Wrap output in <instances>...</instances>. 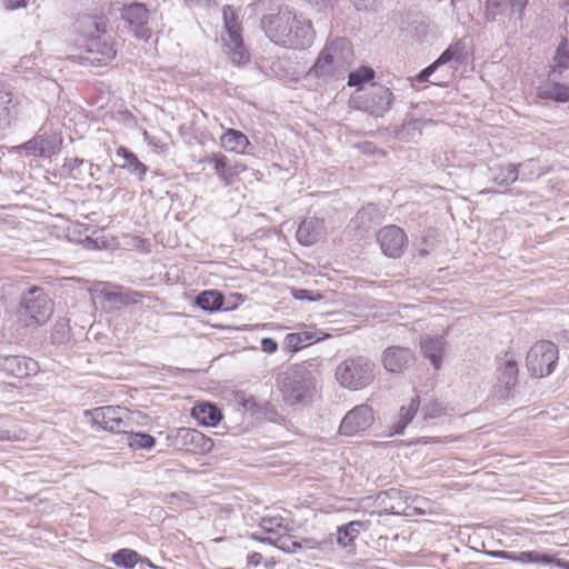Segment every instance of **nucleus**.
<instances>
[{
	"instance_id": "nucleus-19",
	"label": "nucleus",
	"mask_w": 569,
	"mask_h": 569,
	"mask_svg": "<svg viewBox=\"0 0 569 569\" xmlns=\"http://www.w3.org/2000/svg\"><path fill=\"white\" fill-rule=\"evenodd\" d=\"M325 232V220L310 217L300 222L296 231V238L302 246H312L323 237Z\"/></svg>"
},
{
	"instance_id": "nucleus-15",
	"label": "nucleus",
	"mask_w": 569,
	"mask_h": 569,
	"mask_svg": "<svg viewBox=\"0 0 569 569\" xmlns=\"http://www.w3.org/2000/svg\"><path fill=\"white\" fill-rule=\"evenodd\" d=\"M497 393L500 399H507L511 396L518 380V363L512 356L506 353L499 361Z\"/></svg>"
},
{
	"instance_id": "nucleus-62",
	"label": "nucleus",
	"mask_w": 569,
	"mask_h": 569,
	"mask_svg": "<svg viewBox=\"0 0 569 569\" xmlns=\"http://www.w3.org/2000/svg\"><path fill=\"white\" fill-rule=\"evenodd\" d=\"M94 173H96V170H92V171L90 172V176H91V177H94Z\"/></svg>"
},
{
	"instance_id": "nucleus-11",
	"label": "nucleus",
	"mask_w": 569,
	"mask_h": 569,
	"mask_svg": "<svg viewBox=\"0 0 569 569\" xmlns=\"http://www.w3.org/2000/svg\"><path fill=\"white\" fill-rule=\"evenodd\" d=\"M395 96L385 86L373 83L370 90L359 98V108L375 117H382L391 109Z\"/></svg>"
},
{
	"instance_id": "nucleus-37",
	"label": "nucleus",
	"mask_w": 569,
	"mask_h": 569,
	"mask_svg": "<svg viewBox=\"0 0 569 569\" xmlns=\"http://www.w3.org/2000/svg\"><path fill=\"white\" fill-rule=\"evenodd\" d=\"M465 56V44L457 41L450 44L435 61L436 66L440 67L451 61L460 62Z\"/></svg>"
},
{
	"instance_id": "nucleus-59",
	"label": "nucleus",
	"mask_w": 569,
	"mask_h": 569,
	"mask_svg": "<svg viewBox=\"0 0 569 569\" xmlns=\"http://www.w3.org/2000/svg\"><path fill=\"white\" fill-rule=\"evenodd\" d=\"M559 567L565 568V569H569V561H563L562 560V565H560Z\"/></svg>"
},
{
	"instance_id": "nucleus-14",
	"label": "nucleus",
	"mask_w": 569,
	"mask_h": 569,
	"mask_svg": "<svg viewBox=\"0 0 569 569\" xmlns=\"http://www.w3.org/2000/svg\"><path fill=\"white\" fill-rule=\"evenodd\" d=\"M0 370L7 376L23 379L37 375L39 365L26 356H4L0 358Z\"/></svg>"
},
{
	"instance_id": "nucleus-24",
	"label": "nucleus",
	"mask_w": 569,
	"mask_h": 569,
	"mask_svg": "<svg viewBox=\"0 0 569 569\" xmlns=\"http://www.w3.org/2000/svg\"><path fill=\"white\" fill-rule=\"evenodd\" d=\"M497 557L517 561L521 563H543V565H562L561 559H556L553 556L547 553H540L538 551H521V552H509L498 551Z\"/></svg>"
},
{
	"instance_id": "nucleus-49",
	"label": "nucleus",
	"mask_w": 569,
	"mask_h": 569,
	"mask_svg": "<svg viewBox=\"0 0 569 569\" xmlns=\"http://www.w3.org/2000/svg\"><path fill=\"white\" fill-rule=\"evenodd\" d=\"M439 67L436 66V62L433 61L430 66L422 69L416 77L418 82H426L429 80V77L438 69Z\"/></svg>"
},
{
	"instance_id": "nucleus-54",
	"label": "nucleus",
	"mask_w": 569,
	"mask_h": 569,
	"mask_svg": "<svg viewBox=\"0 0 569 569\" xmlns=\"http://www.w3.org/2000/svg\"><path fill=\"white\" fill-rule=\"evenodd\" d=\"M189 8H208L214 0H182Z\"/></svg>"
},
{
	"instance_id": "nucleus-6",
	"label": "nucleus",
	"mask_w": 569,
	"mask_h": 569,
	"mask_svg": "<svg viewBox=\"0 0 569 569\" xmlns=\"http://www.w3.org/2000/svg\"><path fill=\"white\" fill-rule=\"evenodd\" d=\"M222 19L226 34L221 37L226 51L234 64H244L250 60V54L243 46L241 24L236 10L231 6L222 8Z\"/></svg>"
},
{
	"instance_id": "nucleus-33",
	"label": "nucleus",
	"mask_w": 569,
	"mask_h": 569,
	"mask_svg": "<svg viewBox=\"0 0 569 569\" xmlns=\"http://www.w3.org/2000/svg\"><path fill=\"white\" fill-rule=\"evenodd\" d=\"M260 541H268L274 547L288 553H295L302 549L301 543L296 541L293 537L288 532V528L284 529L281 533H278L276 537L262 538Z\"/></svg>"
},
{
	"instance_id": "nucleus-30",
	"label": "nucleus",
	"mask_w": 569,
	"mask_h": 569,
	"mask_svg": "<svg viewBox=\"0 0 569 569\" xmlns=\"http://www.w3.org/2000/svg\"><path fill=\"white\" fill-rule=\"evenodd\" d=\"M222 147L230 152L246 153L249 139L244 133L236 129H228L221 137Z\"/></svg>"
},
{
	"instance_id": "nucleus-2",
	"label": "nucleus",
	"mask_w": 569,
	"mask_h": 569,
	"mask_svg": "<svg viewBox=\"0 0 569 569\" xmlns=\"http://www.w3.org/2000/svg\"><path fill=\"white\" fill-rule=\"evenodd\" d=\"M319 376V365L316 360L292 365L280 372L277 376V386L284 402L295 406L305 401L316 390Z\"/></svg>"
},
{
	"instance_id": "nucleus-46",
	"label": "nucleus",
	"mask_w": 569,
	"mask_h": 569,
	"mask_svg": "<svg viewBox=\"0 0 569 569\" xmlns=\"http://www.w3.org/2000/svg\"><path fill=\"white\" fill-rule=\"evenodd\" d=\"M121 289L122 288H113V289H111V288L104 287L101 290V295L103 296V298L107 301L116 303V305H121Z\"/></svg>"
},
{
	"instance_id": "nucleus-8",
	"label": "nucleus",
	"mask_w": 569,
	"mask_h": 569,
	"mask_svg": "<svg viewBox=\"0 0 569 569\" xmlns=\"http://www.w3.org/2000/svg\"><path fill=\"white\" fill-rule=\"evenodd\" d=\"M375 411L368 403H361L350 409L342 418L339 432L346 437L361 436L375 423Z\"/></svg>"
},
{
	"instance_id": "nucleus-21",
	"label": "nucleus",
	"mask_w": 569,
	"mask_h": 569,
	"mask_svg": "<svg viewBox=\"0 0 569 569\" xmlns=\"http://www.w3.org/2000/svg\"><path fill=\"white\" fill-rule=\"evenodd\" d=\"M420 347L423 356L430 360L435 369H439L442 362L446 340L443 336H422Z\"/></svg>"
},
{
	"instance_id": "nucleus-9",
	"label": "nucleus",
	"mask_w": 569,
	"mask_h": 569,
	"mask_svg": "<svg viewBox=\"0 0 569 569\" xmlns=\"http://www.w3.org/2000/svg\"><path fill=\"white\" fill-rule=\"evenodd\" d=\"M168 440L174 448L193 455L207 453L213 447V441L209 437L191 428L174 430L168 436Z\"/></svg>"
},
{
	"instance_id": "nucleus-55",
	"label": "nucleus",
	"mask_w": 569,
	"mask_h": 569,
	"mask_svg": "<svg viewBox=\"0 0 569 569\" xmlns=\"http://www.w3.org/2000/svg\"><path fill=\"white\" fill-rule=\"evenodd\" d=\"M262 560H263V557L261 553L259 552H252V553H249L248 557H247V565L249 567H258L260 565H262Z\"/></svg>"
},
{
	"instance_id": "nucleus-29",
	"label": "nucleus",
	"mask_w": 569,
	"mask_h": 569,
	"mask_svg": "<svg viewBox=\"0 0 569 569\" xmlns=\"http://www.w3.org/2000/svg\"><path fill=\"white\" fill-rule=\"evenodd\" d=\"M419 406V396L411 398L408 406H401L397 419L390 428V435H402L406 427L412 421Z\"/></svg>"
},
{
	"instance_id": "nucleus-47",
	"label": "nucleus",
	"mask_w": 569,
	"mask_h": 569,
	"mask_svg": "<svg viewBox=\"0 0 569 569\" xmlns=\"http://www.w3.org/2000/svg\"><path fill=\"white\" fill-rule=\"evenodd\" d=\"M143 137L144 141L158 153H164L167 151V144L157 137L150 136L147 131H144Z\"/></svg>"
},
{
	"instance_id": "nucleus-40",
	"label": "nucleus",
	"mask_w": 569,
	"mask_h": 569,
	"mask_svg": "<svg viewBox=\"0 0 569 569\" xmlns=\"http://www.w3.org/2000/svg\"><path fill=\"white\" fill-rule=\"evenodd\" d=\"M139 553L131 549H120L112 555V562L118 567L133 568L139 561Z\"/></svg>"
},
{
	"instance_id": "nucleus-1",
	"label": "nucleus",
	"mask_w": 569,
	"mask_h": 569,
	"mask_svg": "<svg viewBox=\"0 0 569 569\" xmlns=\"http://www.w3.org/2000/svg\"><path fill=\"white\" fill-rule=\"evenodd\" d=\"M260 27L271 42L287 49H307L316 37L311 21L288 8L262 16Z\"/></svg>"
},
{
	"instance_id": "nucleus-57",
	"label": "nucleus",
	"mask_w": 569,
	"mask_h": 569,
	"mask_svg": "<svg viewBox=\"0 0 569 569\" xmlns=\"http://www.w3.org/2000/svg\"><path fill=\"white\" fill-rule=\"evenodd\" d=\"M295 297H296L297 299H308V300H313V298H311V297L309 296V291H308V290H303V289L298 290V291H297V293L295 295Z\"/></svg>"
},
{
	"instance_id": "nucleus-23",
	"label": "nucleus",
	"mask_w": 569,
	"mask_h": 569,
	"mask_svg": "<svg viewBox=\"0 0 569 569\" xmlns=\"http://www.w3.org/2000/svg\"><path fill=\"white\" fill-rule=\"evenodd\" d=\"M550 79L537 88V97L549 99L556 102H566L569 100V82H559V76L549 77Z\"/></svg>"
},
{
	"instance_id": "nucleus-18",
	"label": "nucleus",
	"mask_w": 569,
	"mask_h": 569,
	"mask_svg": "<svg viewBox=\"0 0 569 569\" xmlns=\"http://www.w3.org/2000/svg\"><path fill=\"white\" fill-rule=\"evenodd\" d=\"M328 333H323L313 328H303L302 330L286 335L283 340V349L287 352H297L316 342L328 338Z\"/></svg>"
},
{
	"instance_id": "nucleus-28",
	"label": "nucleus",
	"mask_w": 569,
	"mask_h": 569,
	"mask_svg": "<svg viewBox=\"0 0 569 569\" xmlns=\"http://www.w3.org/2000/svg\"><path fill=\"white\" fill-rule=\"evenodd\" d=\"M192 417L202 426L214 427L222 419V415L216 405L201 402L191 411Z\"/></svg>"
},
{
	"instance_id": "nucleus-60",
	"label": "nucleus",
	"mask_w": 569,
	"mask_h": 569,
	"mask_svg": "<svg viewBox=\"0 0 569 569\" xmlns=\"http://www.w3.org/2000/svg\"><path fill=\"white\" fill-rule=\"evenodd\" d=\"M89 167H90V170H92L93 168H96L97 170H99V167H98V166H94L93 163H89Z\"/></svg>"
},
{
	"instance_id": "nucleus-25",
	"label": "nucleus",
	"mask_w": 569,
	"mask_h": 569,
	"mask_svg": "<svg viewBox=\"0 0 569 569\" xmlns=\"http://www.w3.org/2000/svg\"><path fill=\"white\" fill-rule=\"evenodd\" d=\"M116 156L122 159V163L119 164L121 169L128 171V173L137 177L140 181L143 180L148 167L139 160V158L130 149L124 146H120L116 150Z\"/></svg>"
},
{
	"instance_id": "nucleus-3",
	"label": "nucleus",
	"mask_w": 569,
	"mask_h": 569,
	"mask_svg": "<svg viewBox=\"0 0 569 569\" xmlns=\"http://www.w3.org/2000/svg\"><path fill=\"white\" fill-rule=\"evenodd\" d=\"M353 59L351 43L346 38L329 41L309 71L317 78L337 80L347 72Z\"/></svg>"
},
{
	"instance_id": "nucleus-10",
	"label": "nucleus",
	"mask_w": 569,
	"mask_h": 569,
	"mask_svg": "<svg viewBox=\"0 0 569 569\" xmlns=\"http://www.w3.org/2000/svg\"><path fill=\"white\" fill-rule=\"evenodd\" d=\"M92 422L102 430L123 433L128 427L127 409L120 406H106L90 411Z\"/></svg>"
},
{
	"instance_id": "nucleus-36",
	"label": "nucleus",
	"mask_w": 569,
	"mask_h": 569,
	"mask_svg": "<svg viewBox=\"0 0 569 569\" xmlns=\"http://www.w3.org/2000/svg\"><path fill=\"white\" fill-rule=\"evenodd\" d=\"M569 69V51L567 49V41L562 39L560 44L556 50V54L553 57V64L551 66V71L549 77L559 76L561 77L565 70Z\"/></svg>"
},
{
	"instance_id": "nucleus-42",
	"label": "nucleus",
	"mask_w": 569,
	"mask_h": 569,
	"mask_svg": "<svg viewBox=\"0 0 569 569\" xmlns=\"http://www.w3.org/2000/svg\"><path fill=\"white\" fill-rule=\"evenodd\" d=\"M510 9L508 0H487L486 16L493 21L498 14H503Z\"/></svg>"
},
{
	"instance_id": "nucleus-35",
	"label": "nucleus",
	"mask_w": 569,
	"mask_h": 569,
	"mask_svg": "<svg viewBox=\"0 0 569 569\" xmlns=\"http://www.w3.org/2000/svg\"><path fill=\"white\" fill-rule=\"evenodd\" d=\"M365 529L362 521H350L338 528L337 541L341 547L351 546L360 531Z\"/></svg>"
},
{
	"instance_id": "nucleus-45",
	"label": "nucleus",
	"mask_w": 569,
	"mask_h": 569,
	"mask_svg": "<svg viewBox=\"0 0 569 569\" xmlns=\"http://www.w3.org/2000/svg\"><path fill=\"white\" fill-rule=\"evenodd\" d=\"M142 293L131 289H121V305H137L142 300Z\"/></svg>"
},
{
	"instance_id": "nucleus-43",
	"label": "nucleus",
	"mask_w": 569,
	"mask_h": 569,
	"mask_svg": "<svg viewBox=\"0 0 569 569\" xmlns=\"http://www.w3.org/2000/svg\"><path fill=\"white\" fill-rule=\"evenodd\" d=\"M13 419L9 416H0V440L18 439L16 430H12Z\"/></svg>"
},
{
	"instance_id": "nucleus-31",
	"label": "nucleus",
	"mask_w": 569,
	"mask_h": 569,
	"mask_svg": "<svg viewBox=\"0 0 569 569\" xmlns=\"http://www.w3.org/2000/svg\"><path fill=\"white\" fill-rule=\"evenodd\" d=\"M14 108L12 93L0 89V131H3L12 124L14 120Z\"/></svg>"
},
{
	"instance_id": "nucleus-26",
	"label": "nucleus",
	"mask_w": 569,
	"mask_h": 569,
	"mask_svg": "<svg viewBox=\"0 0 569 569\" xmlns=\"http://www.w3.org/2000/svg\"><path fill=\"white\" fill-rule=\"evenodd\" d=\"M376 500L379 501L389 513L398 515L406 511L403 505L408 502V496L399 489L390 488L379 492Z\"/></svg>"
},
{
	"instance_id": "nucleus-34",
	"label": "nucleus",
	"mask_w": 569,
	"mask_h": 569,
	"mask_svg": "<svg viewBox=\"0 0 569 569\" xmlns=\"http://www.w3.org/2000/svg\"><path fill=\"white\" fill-rule=\"evenodd\" d=\"M40 143V157L50 158L60 150L61 138L56 132H42L38 134Z\"/></svg>"
},
{
	"instance_id": "nucleus-61",
	"label": "nucleus",
	"mask_w": 569,
	"mask_h": 569,
	"mask_svg": "<svg viewBox=\"0 0 569 569\" xmlns=\"http://www.w3.org/2000/svg\"><path fill=\"white\" fill-rule=\"evenodd\" d=\"M94 173H96V170H92V171L90 172V176H91V177H94Z\"/></svg>"
},
{
	"instance_id": "nucleus-4",
	"label": "nucleus",
	"mask_w": 569,
	"mask_h": 569,
	"mask_svg": "<svg viewBox=\"0 0 569 569\" xmlns=\"http://www.w3.org/2000/svg\"><path fill=\"white\" fill-rule=\"evenodd\" d=\"M53 312V301L43 289L32 287L22 296L17 312L18 321L26 328L36 329L44 325Z\"/></svg>"
},
{
	"instance_id": "nucleus-16",
	"label": "nucleus",
	"mask_w": 569,
	"mask_h": 569,
	"mask_svg": "<svg viewBox=\"0 0 569 569\" xmlns=\"http://www.w3.org/2000/svg\"><path fill=\"white\" fill-rule=\"evenodd\" d=\"M107 28L108 19L103 14H80L73 22L74 32L87 42L106 33Z\"/></svg>"
},
{
	"instance_id": "nucleus-32",
	"label": "nucleus",
	"mask_w": 569,
	"mask_h": 569,
	"mask_svg": "<svg viewBox=\"0 0 569 569\" xmlns=\"http://www.w3.org/2000/svg\"><path fill=\"white\" fill-rule=\"evenodd\" d=\"M194 302L196 306L203 311L216 312L221 310L224 302V297L218 290H206L196 297Z\"/></svg>"
},
{
	"instance_id": "nucleus-58",
	"label": "nucleus",
	"mask_w": 569,
	"mask_h": 569,
	"mask_svg": "<svg viewBox=\"0 0 569 569\" xmlns=\"http://www.w3.org/2000/svg\"><path fill=\"white\" fill-rule=\"evenodd\" d=\"M262 565L266 569H273L276 566V562L272 559H268L266 561H262Z\"/></svg>"
},
{
	"instance_id": "nucleus-12",
	"label": "nucleus",
	"mask_w": 569,
	"mask_h": 569,
	"mask_svg": "<svg viewBox=\"0 0 569 569\" xmlns=\"http://www.w3.org/2000/svg\"><path fill=\"white\" fill-rule=\"evenodd\" d=\"M121 18L129 24L134 36L139 39H148L151 34L147 27L149 12L144 3L133 2L121 10Z\"/></svg>"
},
{
	"instance_id": "nucleus-5",
	"label": "nucleus",
	"mask_w": 569,
	"mask_h": 569,
	"mask_svg": "<svg viewBox=\"0 0 569 569\" xmlns=\"http://www.w3.org/2000/svg\"><path fill=\"white\" fill-rule=\"evenodd\" d=\"M335 375L342 388L362 390L375 379V363L362 356L350 357L336 368Z\"/></svg>"
},
{
	"instance_id": "nucleus-44",
	"label": "nucleus",
	"mask_w": 569,
	"mask_h": 569,
	"mask_svg": "<svg viewBox=\"0 0 569 569\" xmlns=\"http://www.w3.org/2000/svg\"><path fill=\"white\" fill-rule=\"evenodd\" d=\"M446 415V407L438 402L433 401L425 406L423 408V418L427 419H437Z\"/></svg>"
},
{
	"instance_id": "nucleus-38",
	"label": "nucleus",
	"mask_w": 569,
	"mask_h": 569,
	"mask_svg": "<svg viewBox=\"0 0 569 569\" xmlns=\"http://www.w3.org/2000/svg\"><path fill=\"white\" fill-rule=\"evenodd\" d=\"M127 435V443L132 449L150 450L156 445V439L144 432H124Z\"/></svg>"
},
{
	"instance_id": "nucleus-41",
	"label": "nucleus",
	"mask_w": 569,
	"mask_h": 569,
	"mask_svg": "<svg viewBox=\"0 0 569 569\" xmlns=\"http://www.w3.org/2000/svg\"><path fill=\"white\" fill-rule=\"evenodd\" d=\"M260 528L267 533L276 537L278 533H281L287 529V526L283 523V519L281 517H263L260 520Z\"/></svg>"
},
{
	"instance_id": "nucleus-13",
	"label": "nucleus",
	"mask_w": 569,
	"mask_h": 569,
	"mask_svg": "<svg viewBox=\"0 0 569 569\" xmlns=\"http://www.w3.org/2000/svg\"><path fill=\"white\" fill-rule=\"evenodd\" d=\"M377 240L387 257L399 258L407 243V236L401 228L390 224L379 230Z\"/></svg>"
},
{
	"instance_id": "nucleus-20",
	"label": "nucleus",
	"mask_w": 569,
	"mask_h": 569,
	"mask_svg": "<svg viewBox=\"0 0 569 569\" xmlns=\"http://www.w3.org/2000/svg\"><path fill=\"white\" fill-rule=\"evenodd\" d=\"M207 161L212 164L216 174L226 187L232 184L234 177L246 170V166L232 163L224 156L212 154Z\"/></svg>"
},
{
	"instance_id": "nucleus-53",
	"label": "nucleus",
	"mask_w": 569,
	"mask_h": 569,
	"mask_svg": "<svg viewBox=\"0 0 569 569\" xmlns=\"http://www.w3.org/2000/svg\"><path fill=\"white\" fill-rule=\"evenodd\" d=\"M511 12H518L521 16L522 10L528 3V0H508Z\"/></svg>"
},
{
	"instance_id": "nucleus-51",
	"label": "nucleus",
	"mask_w": 569,
	"mask_h": 569,
	"mask_svg": "<svg viewBox=\"0 0 569 569\" xmlns=\"http://www.w3.org/2000/svg\"><path fill=\"white\" fill-rule=\"evenodd\" d=\"M261 349L267 353H273L278 349V343L272 338H263L261 340Z\"/></svg>"
},
{
	"instance_id": "nucleus-17",
	"label": "nucleus",
	"mask_w": 569,
	"mask_h": 569,
	"mask_svg": "<svg viewBox=\"0 0 569 569\" xmlns=\"http://www.w3.org/2000/svg\"><path fill=\"white\" fill-rule=\"evenodd\" d=\"M117 56L113 43L101 40L100 37L87 42L84 56L81 62L92 66H104L111 62Z\"/></svg>"
},
{
	"instance_id": "nucleus-27",
	"label": "nucleus",
	"mask_w": 569,
	"mask_h": 569,
	"mask_svg": "<svg viewBox=\"0 0 569 569\" xmlns=\"http://www.w3.org/2000/svg\"><path fill=\"white\" fill-rule=\"evenodd\" d=\"M489 177L493 183L500 187H508L519 177V168L513 163H496L489 167Z\"/></svg>"
},
{
	"instance_id": "nucleus-39",
	"label": "nucleus",
	"mask_w": 569,
	"mask_h": 569,
	"mask_svg": "<svg viewBox=\"0 0 569 569\" xmlns=\"http://www.w3.org/2000/svg\"><path fill=\"white\" fill-rule=\"evenodd\" d=\"M376 72L371 67L361 66L358 69L349 72L348 74V86L349 87H360L369 81L375 79Z\"/></svg>"
},
{
	"instance_id": "nucleus-22",
	"label": "nucleus",
	"mask_w": 569,
	"mask_h": 569,
	"mask_svg": "<svg viewBox=\"0 0 569 569\" xmlns=\"http://www.w3.org/2000/svg\"><path fill=\"white\" fill-rule=\"evenodd\" d=\"M413 355L409 348L390 347L383 353V367L390 372H400L412 361Z\"/></svg>"
},
{
	"instance_id": "nucleus-56",
	"label": "nucleus",
	"mask_w": 569,
	"mask_h": 569,
	"mask_svg": "<svg viewBox=\"0 0 569 569\" xmlns=\"http://www.w3.org/2000/svg\"><path fill=\"white\" fill-rule=\"evenodd\" d=\"M7 9L16 10L27 6L26 0H6Z\"/></svg>"
},
{
	"instance_id": "nucleus-50",
	"label": "nucleus",
	"mask_w": 569,
	"mask_h": 569,
	"mask_svg": "<svg viewBox=\"0 0 569 569\" xmlns=\"http://www.w3.org/2000/svg\"><path fill=\"white\" fill-rule=\"evenodd\" d=\"M409 499H410V505H408L406 508L412 507L413 510H419L421 512L425 511L423 506L427 503L426 498L420 497V496H415V497H408V500Z\"/></svg>"
},
{
	"instance_id": "nucleus-48",
	"label": "nucleus",
	"mask_w": 569,
	"mask_h": 569,
	"mask_svg": "<svg viewBox=\"0 0 569 569\" xmlns=\"http://www.w3.org/2000/svg\"><path fill=\"white\" fill-rule=\"evenodd\" d=\"M22 148L28 152V153H31L33 156H39L40 157V143H39V138H38V134L36 137H33L32 139H30L29 141H27L26 143H23Z\"/></svg>"
},
{
	"instance_id": "nucleus-52",
	"label": "nucleus",
	"mask_w": 569,
	"mask_h": 569,
	"mask_svg": "<svg viewBox=\"0 0 569 569\" xmlns=\"http://www.w3.org/2000/svg\"><path fill=\"white\" fill-rule=\"evenodd\" d=\"M84 163V160L81 159V158H78V157H74V158H67L64 160V164L63 167L66 169H68L70 172L74 171L76 169H78L81 164Z\"/></svg>"
},
{
	"instance_id": "nucleus-7",
	"label": "nucleus",
	"mask_w": 569,
	"mask_h": 569,
	"mask_svg": "<svg viewBox=\"0 0 569 569\" xmlns=\"http://www.w3.org/2000/svg\"><path fill=\"white\" fill-rule=\"evenodd\" d=\"M558 360V347L548 340L536 342L527 355V368L533 377L551 375Z\"/></svg>"
}]
</instances>
